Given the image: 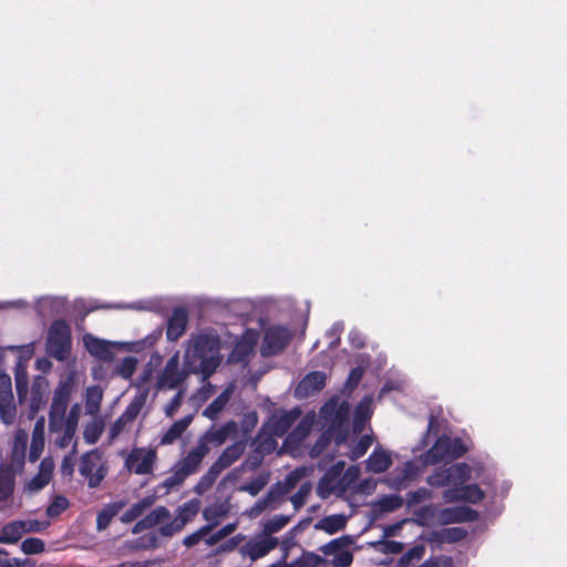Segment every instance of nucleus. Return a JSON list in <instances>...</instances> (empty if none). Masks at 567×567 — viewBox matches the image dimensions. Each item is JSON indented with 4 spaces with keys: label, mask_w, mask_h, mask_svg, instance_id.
Instances as JSON below:
<instances>
[{
    "label": "nucleus",
    "mask_w": 567,
    "mask_h": 567,
    "mask_svg": "<svg viewBox=\"0 0 567 567\" xmlns=\"http://www.w3.org/2000/svg\"><path fill=\"white\" fill-rule=\"evenodd\" d=\"M236 431L237 425L234 421L226 422L220 427L212 425L199 436L197 445L174 465L172 474L164 480L162 485L167 489L181 486L188 476L198 471L212 447L221 446Z\"/></svg>",
    "instance_id": "nucleus-1"
},
{
    "label": "nucleus",
    "mask_w": 567,
    "mask_h": 567,
    "mask_svg": "<svg viewBox=\"0 0 567 567\" xmlns=\"http://www.w3.org/2000/svg\"><path fill=\"white\" fill-rule=\"evenodd\" d=\"M217 352V340L208 334H199L192 340L190 347L185 352V365L193 371V374H202L206 380L215 373L220 363Z\"/></svg>",
    "instance_id": "nucleus-2"
},
{
    "label": "nucleus",
    "mask_w": 567,
    "mask_h": 567,
    "mask_svg": "<svg viewBox=\"0 0 567 567\" xmlns=\"http://www.w3.org/2000/svg\"><path fill=\"white\" fill-rule=\"evenodd\" d=\"M246 450V442L240 440L227 446L218 458L209 466L208 471L199 478L195 492L204 494L208 492L219 475L235 462H237Z\"/></svg>",
    "instance_id": "nucleus-3"
},
{
    "label": "nucleus",
    "mask_w": 567,
    "mask_h": 567,
    "mask_svg": "<svg viewBox=\"0 0 567 567\" xmlns=\"http://www.w3.org/2000/svg\"><path fill=\"white\" fill-rule=\"evenodd\" d=\"M72 351V332L70 324L63 319L54 320L48 330L47 352L56 361H65Z\"/></svg>",
    "instance_id": "nucleus-4"
},
{
    "label": "nucleus",
    "mask_w": 567,
    "mask_h": 567,
    "mask_svg": "<svg viewBox=\"0 0 567 567\" xmlns=\"http://www.w3.org/2000/svg\"><path fill=\"white\" fill-rule=\"evenodd\" d=\"M467 452L464 441L460 437L440 436L425 453V460L430 464L452 462L462 457Z\"/></svg>",
    "instance_id": "nucleus-5"
},
{
    "label": "nucleus",
    "mask_w": 567,
    "mask_h": 567,
    "mask_svg": "<svg viewBox=\"0 0 567 567\" xmlns=\"http://www.w3.org/2000/svg\"><path fill=\"white\" fill-rule=\"evenodd\" d=\"M102 455L97 449L82 454L79 473L87 481L89 488H97L107 475L106 464L101 462Z\"/></svg>",
    "instance_id": "nucleus-6"
},
{
    "label": "nucleus",
    "mask_w": 567,
    "mask_h": 567,
    "mask_svg": "<svg viewBox=\"0 0 567 567\" xmlns=\"http://www.w3.org/2000/svg\"><path fill=\"white\" fill-rule=\"evenodd\" d=\"M70 395L69 382H62L55 389L49 411V430L51 432L62 431Z\"/></svg>",
    "instance_id": "nucleus-7"
},
{
    "label": "nucleus",
    "mask_w": 567,
    "mask_h": 567,
    "mask_svg": "<svg viewBox=\"0 0 567 567\" xmlns=\"http://www.w3.org/2000/svg\"><path fill=\"white\" fill-rule=\"evenodd\" d=\"M292 338L291 332L284 326H271L264 332L260 347V353L264 358H269L282 352Z\"/></svg>",
    "instance_id": "nucleus-8"
},
{
    "label": "nucleus",
    "mask_w": 567,
    "mask_h": 567,
    "mask_svg": "<svg viewBox=\"0 0 567 567\" xmlns=\"http://www.w3.org/2000/svg\"><path fill=\"white\" fill-rule=\"evenodd\" d=\"M190 374H193V371H190V369L185 364L182 369L179 368V355L176 352L167 360L163 371L158 377L157 386L159 389L168 390L177 389L187 380Z\"/></svg>",
    "instance_id": "nucleus-9"
},
{
    "label": "nucleus",
    "mask_w": 567,
    "mask_h": 567,
    "mask_svg": "<svg viewBox=\"0 0 567 567\" xmlns=\"http://www.w3.org/2000/svg\"><path fill=\"white\" fill-rule=\"evenodd\" d=\"M300 416L301 410L299 408H293L289 411L277 410L265 422L261 432L281 437Z\"/></svg>",
    "instance_id": "nucleus-10"
},
{
    "label": "nucleus",
    "mask_w": 567,
    "mask_h": 567,
    "mask_svg": "<svg viewBox=\"0 0 567 567\" xmlns=\"http://www.w3.org/2000/svg\"><path fill=\"white\" fill-rule=\"evenodd\" d=\"M279 545L277 537H267L262 533L245 542L238 549L241 557H248L251 561H256L270 551L276 549Z\"/></svg>",
    "instance_id": "nucleus-11"
},
{
    "label": "nucleus",
    "mask_w": 567,
    "mask_h": 567,
    "mask_svg": "<svg viewBox=\"0 0 567 567\" xmlns=\"http://www.w3.org/2000/svg\"><path fill=\"white\" fill-rule=\"evenodd\" d=\"M350 544L351 539L349 536H341L320 546L319 550L326 556L333 555L331 560L333 567H349L353 560V555L344 548Z\"/></svg>",
    "instance_id": "nucleus-12"
},
{
    "label": "nucleus",
    "mask_w": 567,
    "mask_h": 567,
    "mask_svg": "<svg viewBox=\"0 0 567 567\" xmlns=\"http://www.w3.org/2000/svg\"><path fill=\"white\" fill-rule=\"evenodd\" d=\"M443 498L447 503L466 502L477 504L485 498V493L477 484L464 483L460 487L445 489Z\"/></svg>",
    "instance_id": "nucleus-13"
},
{
    "label": "nucleus",
    "mask_w": 567,
    "mask_h": 567,
    "mask_svg": "<svg viewBox=\"0 0 567 567\" xmlns=\"http://www.w3.org/2000/svg\"><path fill=\"white\" fill-rule=\"evenodd\" d=\"M156 460V453L153 450L133 449L126 457V466L136 474H150Z\"/></svg>",
    "instance_id": "nucleus-14"
},
{
    "label": "nucleus",
    "mask_w": 567,
    "mask_h": 567,
    "mask_svg": "<svg viewBox=\"0 0 567 567\" xmlns=\"http://www.w3.org/2000/svg\"><path fill=\"white\" fill-rule=\"evenodd\" d=\"M439 520L443 525L456 524V523H471L478 519L480 514L477 511L465 506H453L446 507L439 512Z\"/></svg>",
    "instance_id": "nucleus-15"
},
{
    "label": "nucleus",
    "mask_w": 567,
    "mask_h": 567,
    "mask_svg": "<svg viewBox=\"0 0 567 567\" xmlns=\"http://www.w3.org/2000/svg\"><path fill=\"white\" fill-rule=\"evenodd\" d=\"M54 468L55 464L51 456L42 458L38 473L25 484V488L31 493L43 489L51 482Z\"/></svg>",
    "instance_id": "nucleus-16"
},
{
    "label": "nucleus",
    "mask_w": 567,
    "mask_h": 567,
    "mask_svg": "<svg viewBox=\"0 0 567 567\" xmlns=\"http://www.w3.org/2000/svg\"><path fill=\"white\" fill-rule=\"evenodd\" d=\"M188 326V311L184 307H175L167 321L166 338L169 341H177L186 331Z\"/></svg>",
    "instance_id": "nucleus-17"
},
{
    "label": "nucleus",
    "mask_w": 567,
    "mask_h": 567,
    "mask_svg": "<svg viewBox=\"0 0 567 567\" xmlns=\"http://www.w3.org/2000/svg\"><path fill=\"white\" fill-rule=\"evenodd\" d=\"M17 474L10 466H0V512L12 503Z\"/></svg>",
    "instance_id": "nucleus-18"
},
{
    "label": "nucleus",
    "mask_w": 567,
    "mask_h": 567,
    "mask_svg": "<svg viewBox=\"0 0 567 567\" xmlns=\"http://www.w3.org/2000/svg\"><path fill=\"white\" fill-rule=\"evenodd\" d=\"M28 436L25 433H18L14 437L9 463H0V466H10L17 473H21L25 464Z\"/></svg>",
    "instance_id": "nucleus-19"
},
{
    "label": "nucleus",
    "mask_w": 567,
    "mask_h": 567,
    "mask_svg": "<svg viewBox=\"0 0 567 567\" xmlns=\"http://www.w3.org/2000/svg\"><path fill=\"white\" fill-rule=\"evenodd\" d=\"M326 384V374L320 371L309 372L297 385L296 395L308 398L316 394Z\"/></svg>",
    "instance_id": "nucleus-20"
},
{
    "label": "nucleus",
    "mask_w": 567,
    "mask_h": 567,
    "mask_svg": "<svg viewBox=\"0 0 567 567\" xmlns=\"http://www.w3.org/2000/svg\"><path fill=\"white\" fill-rule=\"evenodd\" d=\"M86 351L94 358L110 362L114 359V353L109 341L99 339L90 333L83 337Z\"/></svg>",
    "instance_id": "nucleus-21"
},
{
    "label": "nucleus",
    "mask_w": 567,
    "mask_h": 567,
    "mask_svg": "<svg viewBox=\"0 0 567 567\" xmlns=\"http://www.w3.org/2000/svg\"><path fill=\"white\" fill-rule=\"evenodd\" d=\"M343 465V462H339L320 477L317 485V495L320 498L327 499L336 491Z\"/></svg>",
    "instance_id": "nucleus-22"
},
{
    "label": "nucleus",
    "mask_w": 567,
    "mask_h": 567,
    "mask_svg": "<svg viewBox=\"0 0 567 567\" xmlns=\"http://www.w3.org/2000/svg\"><path fill=\"white\" fill-rule=\"evenodd\" d=\"M265 455L254 447L251 452L246 456L244 462L239 466L231 470L225 478L228 481L237 480L243 472H254L258 470L262 464Z\"/></svg>",
    "instance_id": "nucleus-23"
},
{
    "label": "nucleus",
    "mask_w": 567,
    "mask_h": 567,
    "mask_svg": "<svg viewBox=\"0 0 567 567\" xmlns=\"http://www.w3.org/2000/svg\"><path fill=\"white\" fill-rule=\"evenodd\" d=\"M194 415L188 414L174 422L161 437V444L168 445L177 441L193 422Z\"/></svg>",
    "instance_id": "nucleus-24"
},
{
    "label": "nucleus",
    "mask_w": 567,
    "mask_h": 567,
    "mask_svg": "<svg viewBox=\"0 0 567 567\" xmlns=\"http://www.w3.org/2000/svg\"><path fill=\"white\" fill-rule=\"evenodd\" d=\"M446 474L449 476L451 487H460L472 476V468L466 463H456L446 467Z\"/></svg>",
    "instance_id": "nucleus-25"
},
{
    "label": "nucleus",
    "mask_w": 567,
    "mask_h": 567,
    "mask_svg": "<svg viewBox=\"0 0 567 567\" xmlns=\"http://www.w3.org/2000/svg\"><path fill=\"white\" fill-rule=\"evenodd\" d=\"M125 504L124 501H117L105 505L96 516V529L99 532L105 530L112 519L123 509Z\"/></svg>",
    "instance_id": "nucleus-26"
},
{
    "label": "nucleus",
    "mask_w": 567,
    "mask_h": 567,
    "mask_svg": "<svg viewBox=\"0 0 567 567\" xmlns=\"http://www.w3.org/2000/svg\"><path fill=\"white\" fill-rule=\"evenodd\" d=\"M79 417H80V405L74 404L71 408L68 416L66 417L64 416V424H63V429H62V430H64V433L59 442V445L61 447H65L72 440V437L76 431V427H78Z\"/></svg>",
    "instance_id": "nucleus-27"
},
{
    "label": "nucleus",
    "mask_w": 567,
    "mask_h": 567,
    "mask_svg": "<svg viewBox=\"0 0 567 567\" xmlns=\"http://www.w3.org/2000/svg\"><path fill=\"white\" fill-rule=\"evenodd\" d=\"M392 465V458L385 451L374 450L367 460V470L380 474L388 471Z\"/></svg>",
    "instance_id": "nucleus-28"
},
{
    "label": "nucleus",
    "mask_w": 567,
    "mask_h": 567,
    "mask_svg": "<svg viewBox=\"0 0 567 567\" xmlns=\"http://www.w3.org/2000/svg\"><path fill=\"white\" fill-rule=\"evenodd\" d=\"M347 526V517L343 514H334L324 516L318 520L315 528L323 530L329 535H333L340 530H343Z\"/></svg>",
    "instance_id": "nucleus-29"
},
{
    "label": "nucleus",
    "mask_w": 567,
    "mask_h": 567,
    "mask_svg": "<svg viewBox=\"0 0 567 567\" xmlns=\"http://www.w3.org/2000/svg\"><path fill=\"white\" fill-rule=\"evenodd\" d=\"M155 499L153 496H145L137 503L133 504L126 512H124L120 520L123 524H130L141 517L145 511L151 508L154 504Z\"/></svg>",
    "instance_id": "nucleus-30"
},
{
    "label": "nucleus",
    "mask_w": 567,
    "mask_h": 567,
    "mask_svg": "<svg viewBox=\"0 0 567 567\" xmlns=\"http://www.w3.org/2000/svg\"><path fill=\"white\" fill-rule=\"evenodd\" d=\"M25 534L23 520H13L6 524L0 530V543L14 544Z\"/></svg>",
    "instance_id": "nucleus-31"
},
{
    "label": "nucleus",
    "mask_w": 567,
    "mask_h": 567,
    "mask_svg": "<svg viewBox=\"0 0 567 567\" xmlns=\"http://www.w3.org/2000/svg\"><path fill=\"white\" fill-rule=\"evenodd\" d=\"M417 474L419 467L412 461H408L394 478L393 486L396 489L405 488L410 482L416 478Z\"/></svg>",
    "instance_id": "nucleus-32"
},
{
    "label": "nucleus",
    "mask_w": 567,
    "mask_h": 567,
    "mask_svg": "<svg viewBox=\"0 0 567 567\" xmlns=\"http://www.w3.org/2000/svg\"><path fill=\"white\" fill-rule=\"evenodd\" d=\"M103 399V391L99 385H91L85 392L86 413L94 415L100 411Z\"/></svg>",
    "instance_id": "nucleus-33"
},
{
    "label": "nucleus",
    "mask_w": 567,
    "mask_h": 567,
    "mask_svg": "<svg viewBox=\"0 0 567 567\" xmlns=\"http://www.w3.org/2000/svg\"><path fill=\"white\" fill-rule=\"evenodd\" d=\"M229 396L228 390L223 391L204 409L203 415L209 420H216L228 403Z\"/></svg>",
    "instance_id": "nucleus-34"
},
{
    "label": "nucleus",
    "mask_w": 567,
    "mask_h": 567,
    "mask_svg": "<svg viewBox=\"0 0 567 567\" xmlns=\"http://www.w3.org/2000/svg\"><path fill=\"white\" fill-rule=\"evenodd\" d=\"M403 505V498L400 495H384L374 503L373 509L378 513H391Z\"/></svg>",
    "instance_id": "nucleus-35"
},
{
    "label": "nucleus",
    "mask_w": 567,
    "mask_h": 567,
    "mask_svg": "<svg viewBox=\"0 0 567 567\" xmlns=\"http://www.w3.org/2000/svg\"><path fill=\"white\" fill-rule=\"evenodd\" d=\"M276 435H270L265 433V435L260 432L252 440L251 446L262 453L265 456L271 454L277 447Z\"/></svg>",
    "instance_id": "nucleus-36"
},
{
    "label": "nucleus",
    "mask_w": 567,
    "mask_h": 567,
    "mask_svg": "<svg viewBox=\"0 0 567 567\" xmlns=\"http://www.w3.org/2000/svg\"><path fill=\"white\" fill-rule=\"evenodd\" d=\"M270 480L269 472L260 473L257 477L251 480L249 483L239 487L240 492H246L251 496H257L268 484Z\"/></svg>",
    "instance_id": "nucleus-37"
},
{
    "label": "nucleus",
    "mask_w": 567,
    "mask_h": 567,
    "mask_svg": "<svg viewBox=\"0 0 567 567\" xmlns=\"http://www.w3.org/2000/svg\"><path fill=\"white\" fill-rule=\"evenodd\" d=\"M69 507L70 501L64 495H53L51 503L45 509V514L49 518H55L64 513Z\"/></svg>",
    "instance_id": "nucleus-38"
},
{
    "label": "nucleus",
    "mask_w": 567,
    "mask_h": 567,
    "mask_svg": "<svg viewBox=\"0 0 567 567\" xmlns=\"http://www.w3.org/2000/svg\"><path fill=\"white\" fill-rule=\"evenodd\" d=\"M17 414L13 395L0 398V419L4 424H11Z\"/></svg>",
    "instance_id": "nucleus-39"
},
{
    "label": "nucleus",
    "mask_w": 567,
    "mask_h": 567,
    "mask_svg": "<svg viewBox=\"0 0 567 567\" xmlns=\"http://www.w3.org/2000/svg\"><path fill=\"white\" fill-rule=\"evenodd\" d=\"M199 506L197 501H188L184 503L177 509V515L175 516L182 525H186L190 522L198 513Z\"/></svg>",
    "instance_id": "nucleus-40"
},
{
    "label": "nucleus",
    "mask_w": 567,
    "mask_h": 567,
    "mask_svg": "<svg viewBox=\"0 0 567 567\" xmlns=\"http://www.w3.org/2000/svg\"><path fill=\"white\" fill-rule=\"evenodd\" d=\"M290 522V516L276 515L264 524L262 534L267 537L280 532Z\"/></svg>",
    "instance_id": "nucleus-41"
},
{
    "label": "nucleus",
    "mask_w": 567,
    "mask_h": 567,
    "mask_svg": "<svg viewBox=\"0 0 567 567\" xmlns=\"http://www.w3.org/2000/svg\"><path fill=\"white\" fill-rule=\"evenodd\" d=\"M104 425L101 421H92L85 425L83 437L87 444H95L103 434Z\"/></svg>",
    "instance_id": "nucleus-42"
},
{
    "label": "nucleus",
    "mask_w": 567,
    "mask_h": 567,
    "mask_svg": "<svg viewBox=\"0 0 567 567\" xmlns=\"http://www.w3.org/2000/svg\"><path fill=\"white\" fill-rule=\"evenodd\" d=\"M256 343V337L254 333H248L246 337H244L234 349V354L238 357V359H244L247 355H249L255 347Z\"/></svg>",
    "instance_id": "nucleus-43"
},
{
    "label": "nucleus",
    "mask_w": 567,
    "mask_h": 567,
    "mask_svg": "<svg viewBox=\"0 0 567 567\" xmlns=\"http://www.w3.org/2000/svg\"><path fill=\"white\" fill-rule=\"evenodd\" d=\"M169 517V511L165 506H158L155 509H153L148 515L143 517V519L148 528H153L154 526L162 524Z\"/></svg>",
    "instance_id": "nucleus-44"
},
{
    "label": "nucleus",
    "mask_w": 567,
    "mask_h": 567,
    "mask_svg": "<svg viewBox=\"0 0 567 567\" xmlns=\"http://www.w3.org/2000/svg\"><path fill=\"white\" fill-rule=\"evenodd\" d=\"M372 443H373V439L371 435H368V434L362 435L359 439V441L351 447L349 457L352 461H355V460L362 457L368 452V450L370 449Z\"/></svg>",
    "instance_id": "nucleus-45"
},
{
    "label": "nucleus",
    "mask_w": 567,
    "mask_h": 567,
    "mask_svg": "<svg viewBox=\"0 0 567 567\" xmlns=\"http://www.w3.org/2000/svg\"><path fill=\"white\" fill-rule=\"evenodd\" d=\"M145 403V396H135L130 404L125 408L124 412L121 414L123 419L133 422L140 414L143 405Z\"/></svg>",
    "instance_id": "nucleus-46"
},
{
    "label": "nucleus",
    "mask_w": 567,
    "mask_h": 567,
    "mask_svg": "<svg viewBox=\"0 0 567 567\" xmlns=\"http://www.w3.org/2000/svg\"><path fill=\"white\" fill-rule=\"evenodd\" d=\"M43 449H44L43 433L41 432L40 436H37V427H34V431L32 433L31 445H30V450H29V461L31 463L37 462L40 458V456L43 452Z\"/></svg>",
    "instance_id": "nucleus-47"
},
{
    "label": "nucleus",
    "mask_w": 567,
    "mask_h": 567,
    "mask_svg": "<svg viewBox=\"0 0 567 567\" xmlns=\"http://www.w3.org/2000/svg\"><path fill=\"white\" fill-rule=\"evenodd\" d=\"M20 548L25 555H37L45 550V543L37 537H28L21 543Z\"/></svg>",
    "instance_id": "nucleus-48"
},
{
    "label": "nucleus",
    "mask_w": 567,
    "mask_h": 567,
    "mask_svg": "<svg viewBox=\"0 0 567 567\" xmlns=\"http://www.w3.org/2000/svg\"><path fill=\"white\" fill-rule=\"evenodd\" d=\"M303 475L305 472L302 468H296L289 472L286 475L284 482H280L282 489L281 494L287 495L288 493H290L296 487V485L302 478Z\"/></svg>",
    "instance_id": "nucleus-49"
},
{
    "label": "nucleus",
    "mask_w": 567,
    "mask_h": 567,
    "mask_svg": "<svg viewBox=\"0 0 567 567\" xmlns=\"http://www.w3.org/2000/svg\"><path fill=\"white\" fill-rule=\"evenodd\" d=\"M372 546L382 554H400L404 549V545L396 540L382 539L372 544Z\"/></svg>",
    "instance_id": "nucleus-50"
},
{
    "label": "nucleus",
    "mask_w": 567,
    "mask_h": 567,
    "mask_svg": "<svg viewBox=\"0 0 567 567\" xmlns=\"http://www.w3.org/2000/svg\"><path fill=\"white\" fill-rule=\"evenodd\" d=\"M311 492V484L309 482L302 483L297 493L290 497V502L296 511H299L307 501Z\"/></svg>",
    "instance_id": "nucleus-51"
},
{
    "label": "nucleus",
    "mask_w": 567,
    "mask_h": 567,
    "mask_svg": "<svg viewBox=\"0 0 567 567\" xmlns=\"http://www.w3.org/2000/svg\"><path fill=\"white\" fill-rule=\"evenodd\" d=\"M467 536V530L462 527H447L441 532V539L446 543H457Z\"/></svg>",
    "instance_id": "nucleus-52"
},
{
    "label": "nucleus",
    "mask_w": 567,
    "mask_h": 567,
    "mask_svg": "<svg viewBox=\"0 0 567 567\" xmlns=\"http://www.w3.org/2000/svg\"><path fill=\"white\" fill-rule=\"evenodd\" d=\"M427 484L432 487L439 488L450 486L446 467L436 468L426 480Z\"/></svg>",
    "instance_id": "nucleus-53"
},
{
    "label": "nucleus",
    "mask_w": 567,
    "mask_h": 567,
    "mask_svg": "<svg viewBox=\"0 0 567 567\" xmlns=\"http://www.w3.org/2000/svg\"><path fill=\"white\" fill-rule=\"evenodd\" d=\"M329 410H331V413L333 412L332 424H342L348 417L349 408L344 403L339 406L326 404L322 408L323 413H328Z\"/></svg>",
    "instance_id": "nucleus-54"
},
{
    "label": "nucleus",
    "mask_w": 567,
    "mask_h": 567,
    "mask_svg": "<svg viewBox=\"0 0 567 567\" xmlns=\"http://www.w3.org/2000/svg\"><path fill=\"white\" fill-rule=\"evenodd\" d=\"M311 427H312V420L308 419V417H303L297 424V426L292 430V432L290 433V437L301 441L309 435Z\"/></svg>",
    "instance_id": "nucleus-55"
},
{
    "label": "nucleus",
    "mask_w": 567,
    "mask_h": 567,
    "mask_svg": "<svg viewBox=\"0 0 567 567\" xmlns=\"http://www.w3.org/2000/svg\"><path fill=\"white\" fill-rule=\"evenodd\" d=\"M137 365V360L134 357H126L122 360L120 367L117 368L118 374L123 379H131L134 374Z\"/></svg>",
    "instance_id": "nucleus-56"
},
{
    "label": "nucleus",
    "mask_w": 567,
    "mask_h": 567,
    "mask_svg": "<svg viewBox=\"0 0 567 567\" xmlns=\"http://www.w3.org/2000/svg\"><path fill=\"white\" fill-rule=\"evenodd\" d=\"M213 529V525H205L200 527L195 533L186 536L183 540V544L186 547H193L197 545L204 537H206Z\"/></svg>",
    "instance_id": "nucleus-57"
},
{
    "label": "nucleus",
    "mask_w": 567,
    "mask_h": 567,
    "mask_svg": "<svg viewBox=\"0 0 567 567\" xmlns=\"http://www.w3.org/2000/svg\"><path fill=\"white\" fill-rule=\"evenodd\" d=\"M302 567H320L327 565V560L318 554L307 551L298 559Z\"/></svg>",
    "instance_id": "nucleus-58"
},
{
    "label": "nucleus",
    "mask_w": 567,
    "mask_h": 567,
    "mask_svg": "<svg viewBox=\"0 0 567 567\" xmlns=\"http://www.w3.org/2000/svg\"><path fill=\"white\" fill-rule=\"evenodd\" d=\"M431 497V492L425 487H420L416 491L406 494L408 506L420 504L421 502Z\"/></svg>",
    "instance_id": "nucleus-59"
},
{
    "label": "nucleus",
    "mask_w": 567,
    "mask_h": 567,
    "mask_svg": "<svg viewBox=\"0 0 567 567\" xmlns=\"http://www.w3.org/2000/svg\"><path fill=\"white\" fill-rule=\"evenodd\" d=\"M368 420H369L368 408L363 406L362 404H359L355 409L354 417H353L354 432H360L363 429V426Z\"/></svg>",
    "instance_id": "nucleus-60"
},
{
    "label": "nucleus",
    "mask_w": 567,
    "mask_h": 567,
    "mask_svg": "<svg viewBox=\"0 0 567 567\" xmlns=\"http://www.w3.org/2000/svg\"><path fill=\"white\" fill-rule=\"evenodd\" d=\"M363 374H364L363 368H361V367L352 368L348 375V379L346 381V388L350 391L354 390L359 385L360 381L362 380Z\"/></svg>",
    "instance_id": "nucleus-61"
},
{
    "label": "nucleus",
    "mask_w": 567,
    "mask_h": 567,
    "mask_svg": "<svg viewBox=\"0 0 567 567\" xmlns=\"http://www.w3.org/2000/svg\"><path fill=\"white\" fill-rule=\"evenodd\" d=\"M185 526L179 523V520L175 517L172 522L162 525L158 528V533L162 536L171 537L177 533H179Z\"/></svg>",
    "instance_id": "nucleus-62"
},
{
    "label": "nucleus",
    "mask_w": 567,
    "mask_h": 567,
    "mask_svg": "<svg viewBox=\"0 0 567 567\" xmlns=\"http://www.w3.org/2000/svg\"><path fill=\"white\" fill-rule=\"evenodd\" d=\"M75 453V449L72 450V452L68 455H65L62 460L61 464V475L64 477H71L74 473V466H75V458L73 454Z\"/></svg>",
    "instance_id": "nucleus-63"
},
{
    "label": "nucleus",
    "mask_w": 567,
    "mask_h": 567,
    "mask_svg": "<svg viewBox=\"0 0 567 567\" xmlns=\"http://www.w3.org/2000/svg\"><path fill=\"white\" fill-rule=\"evenodd\" d=\"M161 560L147 559L143 561H123L116 567H161Z\"/></svg>",
    "instance_id": "nucleus-64"
}]
</instances>
